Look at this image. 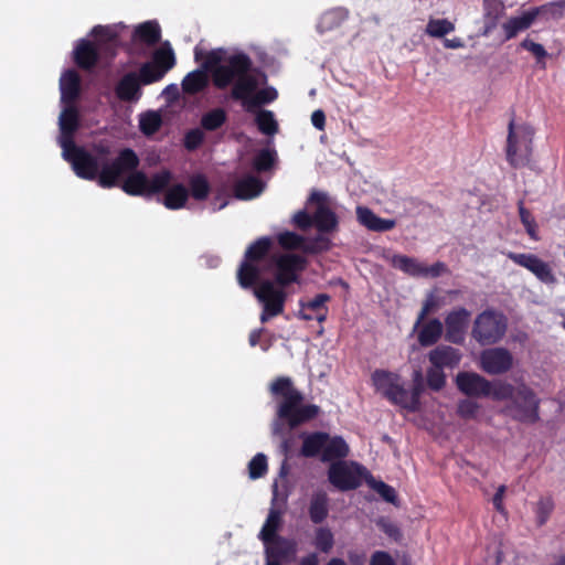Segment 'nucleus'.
I'll return each instance as SVG.
<instances>
[{"label":"nucleus","instance_id":"bf43d9fd","mask_svg":"<svg viewBox=\"0 0 565 565\" xmlns=\"http://www.w3.org/2000/svg\"><path fill=\"white\" fill-rule=\"evenodd\" d=\"M480 409V405L469 398L461 399L457 406V414L463 419H473Z\"/></svg>","mask_w":565,"mask_h":565},{"label":"nucleus","instance_id":"bb28decb","mask_svg":"<svg viewBox=\"0 0 565 565\" xmlns=\"http://www.w3.org/2000/svg\"><path fill=\"white\" fill-rule=\"evenodd\" d=\"M61 102L75 104L81 95V77L75 70H66L60 78Z\"/></svg>","mask_w":565,"mask_h":565},{"label":"nucleus","instance_id":"37998d69","mask_svg":"<svg viewBox=\"0 0 565 565\" xmlns=\"http://www.w3.org/2000/svg\"><path fill=\"white\" fill-rule=\"evenodd\" d=\"M152 63L166 75L175 65V55L170 46L158 49L152 56Z\"/></svg>","mask_w":565,"mask_h":565},{"label":"nucleus","instance_id":"4468645a","mask_svg":"<svg viewBox=\"0 0 565 565\" xmlns=\"http://www.w3.org/2000/svg\"><path fill=\"white\" fill-rule=\"evenodd\" d=\"M458 390L468 397H492L494 392V382L488 381L475 372H459L456 376Z\"/></svg>","mask_w":565,"mask_h":565},{"label":"nucleus","instance_id":"de8ad7c7","mask_svg":"<svg viewBox=\"0 0 565 565\" xmlns=\"http://www.w3.org/2000/svg\"><path fill=\"white\" fill-rule=\"evenodd\" d=\"M276 161V151L270 149L259 150L253 159V168L257 172L269 171Z\"/></svg>","mask_w":565,"mask_h":565},{"label":"nucleus","instance_id":"052dcab7","mask_svg":"<svg viewBox=\"0 0 565 565\" xmlns=\"http://www.w3.org/2000/svg\"><path fill=\"white\" fill-rule=\"evenodd\" d=\"M483 9L484 15L495 24L504 12V4L500 0H483Z\"/></svg>","mask_w":565,"mask_h":565},{"label":"nucleus","instance_id":"69168bd1","mask_svg":"<svg viewBox=\"0 0 565 565\" xmlns=\"http://www.w3.org/2000/svg\"><path fill=\"white\" fill-rule=\"evenodd\" d=\"M330 300V296L328 294H318L313 299L303 302L300 301V307L302 309H308L312 312L321 311L322 309L327 308L326 303Z\"/></svg>","mask_w":565,"mask_h":565},{"label":"nucleus","instance_id":"6e6d98bb","mask_svg":"<svg viewBox=\"0 0 565 565\" xmlns=\"http://www.w3.org/2000/svg\"><path fill=\"white\" fill-rule=\"evenodd\" d=\"M426 380L429 388L436 392L443 390L446 385V374L444 370L433 365L427 370Z\"/></svg>","mask_w":565,"mask_h":565},{"label":"nucleus","instance_id":"423d86ee","mask_svg":"<svg viewBox=\"0 0 565 565\" xmlns=\"http://www.w3.org/2000/svg\"><path fill=\"white\" fill-rule=\"evenodd\" d=\"M271 244L269 237L263 236L247 247L237 269V281L242 288L249 289L257 285L262 275L259 264L268 255Z\"/></svg>","mask_w":565,"mask_h":565},{"label":"nucleus","instance_id":"a878e982","mask_svg":"<svg viewBox=\"0 0 565 565\" xmlns=\"http://www.w3.org/2000/svg\"><path fill=\"white\" fill-rule=\"evenodd\" d=\"M356 218L361 225L373 232H387L395 227V220L382 218L377 216L371 209L365 206L356 207Z\"/></svg>","mask_w":565,"mask_h":565},{"label":"nucleus","instance_id":"5701e85b","mask_svg":"<svg viewBox=\"0 0 565 565\" xmlns=\"http://www.w3.org/2000/svg\"><path fill=\"white\" fill-rule=\"evenodd\" d=\"M546 6L540 8H533L525 11L520 17H512L502 24L504 32V40H511L515 38L520 32L527 30L533 22L536 20L539 13L543 11Z\"/></svg>","mask_w":565,"mask_h":565},{"label":"nucleus","instance_id":"a211bd4d","mask_svg":"<svg viewBox=\"0 0 565 565\" xmlns=\"http://www.w3.org/2000/svg\"><path fill=\"white\" fill-rule=\"evenodd\" d=\"M471 313L463 307L451 310L445 318L446 340L459 344L465 339V332Z\"/></svg>","mask_w":565,"mask_h":565},{"label":"nucleus","instance_id":"49530a36","mask_svg":"<svg viewBox=\"0 0 565 565\" xmlns=\"http://www.w3.org/2000/svg\"><path fill=\"white\" fill-rule=\"evenodd\" d=\"M92 34L104 44L111 46L120 45L119 33L116 26L96 25L93 28Z\"/></svg>","mask_w":565,"mask_h":565},{"label":"nucleus","instance_id":"a19ab883","mask_svg":"<svg viewBox=\"0 0 565 565\" xmlns=\"http://www.w3.org/2000/svg\"><path fill=\"white\" fill-rule=\"evenodd\" d=\"M162 126L161 116L153 110H148L140 115L139 118V129L145 136H152Z\"/></svg>","mask_w":565,"mask_h":565},{"label":"nucleus","instance_id":"5fc2aeb1","mask_svg":"<svg viewBox=\"0 0 565 565\" xmlns=\"http://www.w3.org/2000/svg\"><path fill=\"white\" fill-rule=\"evenodd\" d=\"M343 20H344V14L341 10H338V9L330 10V11L323 13V15L321 17L320 22H319V29L322 32L332 30V29L339 26Z\"/></svg>","mask_w":565,"mask_h":565},{"label":"nucleus","instance_id":"f03ea898","mask_svg":"<svg viewBox=\"0 0 565 565\" xmlns=\"http://www.w3.org/2000/svg\"><path fill=\"white\" fill-rule=\"evenodd\" d=\"M273 396L279 398L277 416L294 429L315 419L320 414V407L305 404V395L296 388L288 376L276 377L269 387Z\"/></svg>","mask_w":565,"mask_h":565},{"label":"nucleus","instance_id":"473e14b6","mask_svg":"<svg viewBox=\"0 0 565 565\" xmlns=\"http://www.w3.org/2000/svg\"><path fill=\"white\" fill-rule=\"evenodd\" d=\"M422 329L418 332L417 341L424 347H431L436 344L443 335L444 326L437 318H433L426 323H422Z\"/></svg>","mask_w":565,"mask_h":565},{"label":"nucleus","instance_id":"680f3d73","mask_svg":"<svg viewBox=\"0 0 565 565\" xmlns=\"http://www.w3.org/2000/svg\"><path fill=\"white\" fill-rule=\"evenodd\" d=\"M204 141V134L201 129L194 128L184 135L183 145L189 151L196 150Z\"/></svg>","mask_w":565,"mask_h":565},{"label":"nucleus","instance_id":"c756f323","mask_svg":"<svg viewBox=\"0 0 565 565\" xmlns=\"http://www.w3.org/2000/svg\"><path fill=\"white\" fill-rule=\"evenodd\" d=\"M161 39V29L158 22L147 21L135 28L131 34L132 42H141L148 46L156 45Z\"/></svg>","mask_w":565,"mask_h":565},{"label":"nucleus","instance_id":"9d476101","mask_svg":"<svg viewBox=\"0 0 565 565\" xmlns=\"http://www.w3.org/2000/svg\"><path fill=\"white\" fill-rule=\"evenodd\" d=\"M254 295L263 303V311L259 317L262 323H266L269 319L284 312L286 292L276 288L273 281H258L254 286Z\"/></svg>","mask_w":565,"mask_h":565},{"label":"nucleus","instance_id":"4c0bfd02","mask_svg":"<svg viewBox=\"0 0 565 565\" xmlns=\"http://www.w3.org/2000/svg\"><path fill=\"white\" fill-rule=\"evenodd\" d=\"M164 190L163 204L167 209L179 210L184 207L189 198V191L183 184L178 183L169 189L167 186Z\"/></svg>","mask_w":565,"mask_h":565},{"label":"nucleus","instance_id":"1a4fd4ad","mask_svg":"<svg viewBox=\"0 0 565 565\" xmlns=\"http://www.w3.org/2000/svg\"><path fill=\"white\" fill-rule=\"evenodd\" d=\"M139 163L140 160L132 149L125 148L120 150L114 161L102 167L98 184L105 189L116 186L119 178L136 170Z\"/></svg>","mask_w":565,"mask_h":565},{"label":"nucleus","instance_id":"7ed1b4c3","mask_svg":"<svg viewBox=\"0 0 565 565\" xmlns=\"http://www.w3.org/2000/svg\"><path fill=\"white\" fill-rule=\"evenodd\" d=\"M494 401H507L501 413L522 424H536L540 420L541 398L525 383L513 385L504 381L494 382Z\"/></svg>","mask_w":565,"mask_h":565},{"label":"nucleus","instance_id":"13d9d810","mask_svg":"<svg viewBox=\"0 0 565 565\" xmlns=\"http://www.w3.org/2000/svg\"><path fill=\"white\" fill-rule=\"evenodd\" d=\"M437 308H438L437 297L433 292L428 294L427 297L425 298L422 309L417 316L416 322L414 324V329H417L418 327H420V324L424 322L426 317L429 313L434 312Z\"/></svg>","mask_w":565,"mask_h":565},{"label":"nucleus","instance_id":"c03bdc74","mask_svg":"<svg viewBox=\"0 0 565 565\" xmlns=\"http://www.w3.org/2000/svg\"><path fill=\"white\" fill-rule=\"evenodd\" d=\"M277 242L286 250H302L305 253V237L295 232L285 231L279 233Z\"/></svg>","mask_w":565,"mask_h":565},{"label":"nucleus","instance_id":"09e8293b","mask_svg":"<svg viewBox=\"0 0 565 565\" xmlns=\"http://www.w3.org/2000/svg\"><path fill=\"white\" fill-rule=\"evenodd\" d=\"M313 545L322 553H329L334 545V536L329 527L320 526L315 532Z\"/></svg>","mask_w":565,"mask_h":565},{"label":"nucleus","instance_id":"603ef678","mask_svg":"<svg viewBox=\"0 0 565 565\" xmlns=\"http://www.w3.org/2000/svg\"><path fill=\"white\" fill-rule=\"evenodd\" d=\"M331 248V241L323 234L319 233L317 236L306 239L305 238V253L319 254L327 252Z\"/></svg>","mask_w":565,"mask_h":565},{"label":"nucleus","instance_id":"9b49d317","mask_svg":"<svg viewBox=\"0 0 565 565\" xmlns=\"http://www.w3.org/2000/svg\"><path fill=\"white\" fill-rule=\"evenodd\" d=\"M363 470L364 468L356 462L334 461L328 469V480L342 492L355 490L362 483Z\"/></svg>","mask_w":565,"mask_h":565},{"label":"nucleus","instance_id":"c85d7f7f","mask_svg":"<svg viewBox=\"0 0 565 565\" xmlns=\"http://www.w3.org/2000/svg\"><path fill=\"white\" fill-rule=\"evenodd\" d=\"M315 227L321 234L335 232L339 227L337 214L327 205L320 204L313 213Z\"/></svg>","mask_w":565,"mask_h":565},{"label":"nucleus","instance_id":"ea45409f","mask_svg":"<svg viewBox=\"0 0 565 565\" xmlns=\"http://www.w3.org/2000/svg\"><path fill=\"white\" fill-rule=\"evenodd\" d=\"M227 120V114L223 108H214L201 117V127L206 131L220 129Z\"/></svg>","mask_w":565,"mask_h":565},{"label":"nucleus","instance_id":"393cba45","mask_svg":"<svg viewBox=\"0 0 565 565\" xmlns=\"http://www.w3.org/2000/svg\"><path fill=\"white\" fill-rule=\"evenodd\" d=\"M356 218L361 225L373 232H387L395 227V220L382 218L377 216L371 209L365 206L356 207Z\"/></svg>","mask_w":565,"mask_h":565},{"label":"nucleus","instance_id":"72a5a7b5","mask_svg":"<svg viewBox=\"0 0 565 565\" xmlns=\"http://www.w3.org/2000/svg\"><path fill=\"white\" fill-rule=\"evenodd\" d=\"M329 439V434L324 431H315L303 435L301 446V455L306 458H315L321 456L326 441Z\"/></svg>","mask_w":565,"mask_h":565},{"label":"nucleus","instance_id":"79ce46f5","mask_svg":"<svg viewBox=\"0 0 565 565\" xmlns=\"http://www.w3.org/2000/svg\"><path fill=\"white\" fill-rule=\"evenodd\" d=\"M190 193L196 201H204L207 199L211 186L204 174L198 173L189 180Z\"/></svg>","mask_w":565,"mask_h":565},{"label":"nucleus","instance_id":"20e7f679","mask_svg":"<svg viewBox=\"0 0 565 565\" xmlns=\"http://www.w3.org/2000/svg\"><path fill=\"white\" fill-rule=\"evenodd\" d=\"M224 51L222 49L211 50L205 53L204 61L200 68L188 73L182 79V90L188 95H196L207 88L211 75L212 83L215 88L220 89L216 85V78L231 67L232 61L237 58V53L223 58Z\"/></svg>","mask_w":565,"mask_h":565},{"label":"nucleus","instance_id":"ddd939ff","mask_svg":"<svg viewBox=\"0 0 565 565\" xmlns=\"http://www.w3.org/2000/svg\"><path fill=\"white\" fill-rule=\"evenodd\" d=\"M276 274L275 280L281 287H287L298 280V274L306 267V259L297 254H282L273 257Z\"/></svg>","mask_w":565,"mask_h":565},{"label":"nucleus","instance_id":"6e6552de","mask_svg":"<svg viewBox=\"0 0 565 565\" xmlns=\"http://www.w3.org/2000/svg\"><path fill=\"white\" fill-rule=\"evenodd\" d=\"M171 180L172 173L169 170H162L148 179L145 172L136 169L124 180L121 189L129 195L149 198L164 191Z\"/></svg>","mask_w":565,"mask_h":565},{"label":"nucleus","instance_id":"412c9836","mask_svg":"<svg viewBox=\"0 0 565 565\" xmlns=\"http://www.w3.org/2000/svg\"><path fill=\"white\" fill-rule=\"evenodd\" d=\"M115 95L120 102L137 103L142 96V85L137 72L124 74L115 86Z\"/></svg>","mask_w":565,"mask_h":565},{"label":"nucleus","instance_id":"0eeeda50","mask_svg":"<svg viewBox=\"0 0 565 565\" xmlns=\"http://www.w3.org/2000/svg\"><path fill=\"white\" fill-rule=\"evenodd\" d=\"M508 321L503 313L487 309L473 322L471 335L481 345L495 344L504 337Z\"/></svg>","mask_w":565,"mask_h":565},{"label":"nucleus","instance_id":"b1692460","mask_svg":"<svg viewBox=\"0 0 565 565\" xmlns=\"http://www.w3.org/2000/svg\"><path fill=\"white\" fill-rule=\"evenodd\" d=\"M428 360L438 369H455L460 363L461 353L458 349L441 344L429 352Z\"/></svg>","mask_w":565,"mask_h":565},{"label":"nucleus","instance_id":"f3484780","mask_svg":"<svg viewBox=\"0 0 565 565\" xmlns=\"http://www.w3.org/2000/svg\"><path fill=\"white\" fill-rule=\"evenodd\" d=\"M508 257L516 265L526 268L540 281L552 285L556 281L551 266L534 254L512 253Z\"/></svg>","mask_w":565,"mask_h":565},{"label":"nucleus","instance_id":"864d4df0","mask_svg":"<svg viewBox=\"0 0 565 565\" xmlns=\"http://www.w3.org/2000/svg\"><path fill=\"white\" fill-rule=\"evenodd\" d=\"M268 470L267 457L264 454L255 455L248 463V475L250 479H259Z\"/></svg>","mask_w":565,"mask_h":565},{"label":"nucleus","instance_id":"2eb2a0df","mask_svg":"<svg viewBox=\"0 0 565 565\" xmlns=\"http://www.w3.org/2000/svg\"><path fill=\"white\" fill-rule=\"evenodd\" d=\"M372 384L391 404L398 405V398L404 393V385L397 373L386 370H375L371 375Z\"/></svg>","mask_w":565,"mask_h":565},{"label":"nucleus","instance_id":"e2e57ef3","mask_svg":"<svg viewBox=\"0 0 565 565\" xmlns=\"http://www.w3.org/2000/svg\"><path fill=\"white\" fill-rule=\"evenodd\" d=\"M292 225L300 231H308L315 226L313 215H310L306 210H299L292 216Z\"/></svg>","mask_w":565,"mask_h":565},{"label":"nucleus","instance_id":"f704fd0d","mask_svg":"<svg viewBox=\"0 0 565 565\" xmlns=\"http://www.w3.org/2000/svg\"><path fill=\"white\" fill-rule=\"evenodd\" d=\"M262 191L263 182L254 175H247L234 184V195L239 200H250L259 195Z\"/></svg>","mask_w":565,"mask_h":565},{"label":"nucleus","instance_id":"c9c22d12","mask_svg":"<svg viewBox=\"0 0 565 565\" xmlns=\"http://www.w3.org/2000/svg\"><path fill=\"white\" fill-rule=\"evenodd\" d=\"M282 524V512L278 509L271 508L266 518V521L259 532L258 537L264 544H268L270 541L279 537L277 534Z\"/></svg>","mask_w":565,"mask_h":565},{"label":"nucleus","instance_id":"f257e3e1","mask_svg":"<svg viewBox=\"0 0 565 565\" xmlns=\"http://www.w3.org/2000/svg\"><path fill=\"white\" fill-rule=\"evenodd\" d=\"M230 66L216 78V85L220 90L230 87V98L238 102L245 111L256 113L278 98L277 89L266 86L267 74L255 66L246 53H237V58Z\"/></svg>","mask_w":565,"mask_h":565},{"label":"nucleus","instance_id":"7c9ffc66","mask_svg":"<svg viewBox=\"0 0 565 565\" xmlns=\"http://www.w3.org/2000/svg\"><path fill=\"white\" fill-rule=\"evenodd\" d=\"M350 452L349 445L341 436L329 435L328 441H326L323 451L321 454V460L324 462H331L333 460H342L348 457Z\"/></svg>","mask_w":565,"mask_h":565},{"label":"nucleus","instance_id":"58836bf2","mask_svg":"<svg viewBox=\"0 0 565 565\" xmlns=\"http://www.w3.org/2000/svg\"><path fill=\"white\" fill-rule=\"evenodd\" d=\"M255 114V124L258 130L267 136H274L278 132V122L275 115L268 109H257Z\"/></svg>","mask_w":565,"mask_h":565},{"label":"nucleus","instance_id":"e433bc0d","mask_svg":"<svg viewBox=\"0 0 565 565\" xmlns=\"http://www.w3.org/2000/svg\"><path fill=\"white\" fill-rule=\"evenodd\" d=\"M391 265L412 277H422L424 264L416 258L406 255L395 254L390 259Z\"/></svg>","mask_w":565,"mask_h":565},{"label":"nucleus","instance_id":"dca6fc26","mask_svg":"<svg viewBox=\"0 0 565 565\" xmlns=\"http://www.w3.org/2000/svg\"><path fill=\"white\" fill-rule=\"evenodd\" d=\"M513 366V355L505 348L486 349L480 354V367L490 375H501Z\"/></svg>","mask_w":565,"mask_h":565},{"label":"nucleus","instance_id":"39448f33","mask_svg":"<svg viewBox=\"0 0 565 565\" xmlns=\"http://www.w3.org/2000/svg\"><path fill=\"white\" fill-rule=\"evenodd\" d=\"M534 129L527 124L516 125L514 118L509 121L505 157L509 164L519 169L530 163L533 152Z\"/></svg>","mask_w":565,"mask_h":565},{"label":"nucleus","instance_id":"aec40b11","mask_svg":"<svg viewBox=\"0 0 565 565\" xmlns=\"http://www.w3.org/2000/svg\"><path fill=\"white\" fill-rule=\"evenodd\" d=\"M265 545L266 561L276 562L281 565L282 562H290L296 557L298 545L294 539L285 536L276 537Z\"/></svg>","mask_w":565,"mask_h":565},{"label":"nucleus","instance_id":"4be33fe9","mask_svg":"<svg viewBox=\"0 0 565 565\" xmlns=\"http://www.w3.org/2000/svg\"><path fill=\"white\" fill-rule=\"evenodd\" d=\"M100 54L97 46L86 39H81L74 47L73 61L84 71L93 70L98 61Z\"/></svg>","mask_w":565,"mask_h":565},{"label":"nucleus","instance_id":"0e129e2a","mask_svg":"<svg viewBox=\"0 0 565 565\" xmlns=\"http://www.w3.org/2000/svg\"><path fill=\"white\" fill-rule=\"evenodd\" d=\"M372 487L383 500L390 503H395L397 494L392 486L385 483L384 481H374Z\"/></svg>","mask_w":565,"mask_h":565},{"label":"nucleus","instance_id":"3c124183","mask_svg":"<svg viewBox=\"0 0 565 565\" xmlns=\"http://www.w3.org/2000/svg\"><path fill=\"white\" fill-rule=\"evenodd\" d=\"M454 30V23L447 19H430L426 25V33L431 38H443Z\"/></svg>","mask_w":565,"mask_h":565},{"label":"nucleus","instance_id":"774afa93","mask_svg":"<svg viewBox=\"0 0 565 565\" xmlns=\"http://www.w3.org/2000/svg\"><path fill=\"white\" fill-rule=\"evenodd\" d=\"M370 565H395V563L387 552L376 551L371 557Z\"/></svg>","mask_w":565,"mask_h":565},{"label":"nucleus","instance_id":"f8f14e48","mask_svg":"<svg viewBox=\"0 0 565 565\" xmlns=\"http://www.w3.org/2000/svg\"><path fill=\"white\" fill-rule=\"evenodd\" d=\"M65 160L71 162L76 175L85 180L99 179V163L95 156L86 151L84 148L70 147L68 150H63Z\"/></svg>","mask_w":565,"mask_h":565},{"label":"nucleus","instance_id":"338daca9","mask_svg":"<svg viewBox=\"0 0 565 565\" xmlns=\"http://www.w3.org/2000/svg\"><path fill=\"white\" fill-rule=\"evenodd\" d=\"M520 46L522 49L531 52L536 57L537 62H541L547 55V52L542 44L536 43V42L530 40L529 38L524 39L520 43Z\"/></svg>","mask_w":565,"mask_h":565},{"label":"nucleus","instance_id":"4d7b16f0","mask_svg":"<svg viewBox=\"0 0 565 565\" xmlns=\"http://www.w3.org/2000/svg\"><path fill=\"white\" fill-rule=\"evenodd\" d=\"M376 525L383 533H385V535H387L393 541L399 542L403 539V534L399 526L396 523L392 522L390 519L384 516L379 518L376 520Z\"/></svg>","mask_w":565,"mask_h":565},{"label":"nucleus","instance_id":"8fccbe9b","mask_svg":"<svg viewBox=\"0 0 565 565\" xmlns=\"http://www.w3.org/2000/svg\"><path fill=\"white\" fill-rule=\"evenodd\" d=\"M555 503L552 497H542L535 504L536 524L543 526L554 511Z\"/></svg>","mask_w":565,"mask_h":565},{"label":"nucleus","instance_id":"2f4dec72","mask_svg":"<svg viewBox=\"0 0 565 565\" xmlns=\"http://www.w3.org/2000/svg\"><path fill=\"white\" fill-rule=\"evenodd\" d=\"M309 518L312 523L321 524L329 514V497L324 491H317L312 494L309 508Z\"/></svg>","mask_w":565,"mask_h":565},{"label":"nucleus","instance_id":"6ab92c4d","mask_svg":"<svg viewBox=\"0 0 565 565\" xmlns=\"http://www.w3.org/2000/svg\"><path fill=\"white\" fill-rule=\"evenodd\" d=\"M65 108L60 115V145L63 150L74 147V134L79 126L78 110L74 104H65Z\"/></svg>","mask_w":565,"mask_h":565},{"label":"nucleus","instance_id":"a18cd8bd","mask_svg":"<svg viewBox=\"0 0 565 565\" xmlns=\"http://www.w3.org/2000/svg\"><path fill=\"white\" fill-rule=\"evenodd\" d=\"M164 74L152 63H143L137 72V78L141 85H150L162 79Z\"/></svg>","mask_w":565,"mask_h":565},{"label":"nucleus","instance_id":"cd10ccee","mask_svg":"<svg viewBox=\"0 0 565 565\" xmlns=\"http://www.w3.org/2000/svg\"><path fill=\"white\" fill-rule=\"evenodd\" d=\"M424 386L422 382L420 374L416 373V379L412 390L408 391L404 387V393L398 398V405L401 408L409 412L416 413L420 409V396L423 394Z\"/></svg>","mask_w":565,"mask_h":565}]
</instances>
